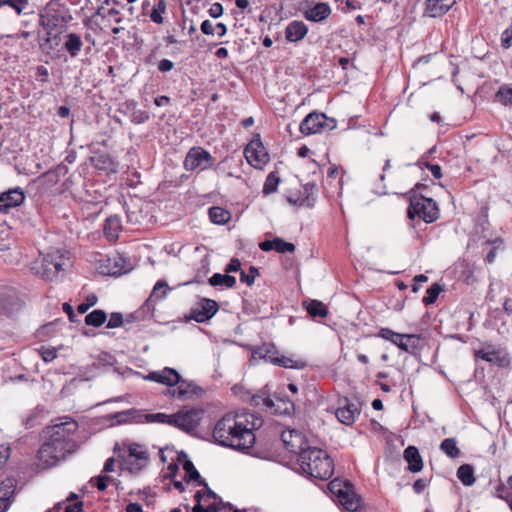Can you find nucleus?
Wrapping results in <instances>:
<instances>
[{
  "mask_svg": "<svg viewBox=\"0 0 512 512\" xmlns=\"http://www.w3.org/2000/svg\"><path fill=\"white\" fill-rule=\"evenodd\" d=\"M308 314L313 317L325 318L328 315L327 306L319 300H309L303 303Z\"/></svg>",
  "mask_w": 512,
  "mask_h": 512,
  "instance_id": "c756f323",
  "label": "nucleus"
},
{
  "mask_svg": "<svg viewBox=\"0 0 512 512\" xmlns=\"http://www.w3.org/2000/svg\"><path fill=\"white\" fill-rule=\"evenodd\" d=\"M40 355L45 362H51L57 357V349L54 347H42Z\"/></svg>",
  "mask_w": 512,
  "mask_h": 512,
  "instance_id": "bf43d9fd",
  "label": "nucleus"
},
{
  "mask_svg": "<svg viewBox=\"0 0 512 512\" xmlns=\"http://www.w3.org/2000/svg\"><path fill=\"white\" fill-rule=\"evenodd\" d=\"M143 422L147 423H161V424H169L172 425L173 414L168 415L165 413H150V414H142Z\"/></svg>",
  "mask_w": 512,
  "mask_h": 512,
  "instance_id": "79ce46f5",
  "label": "nucleus"
},
{
  "mask_svg": "<svg viewBox=\"0 0 512 512\" xmlns=\"http://www.w3.org/2000/svg\"><path fill=\"white\" fill-rule=\"evenodd\" d=\"M474 356L499 368H506L511 363L510 355L506 349L491 342H484L481 348L474 351Z\"/></svg>",
  "mask_w": 512,
  "mask_h": 512,
  "instance_id": "6e6552de",
  "label": "nucleus"
},
{
  "mask_svg": "<svg viewBox=\"0 0 512 512\" xmlns=\"http://www.w3.org/2000/svg\"><path fill=\"white\" fill-rule=\"evenodd\" d=\"M440 450L450 458H457L461 453L454 438H445L440 444Z\"/></svg>",
  "mask_w": 512,
  "mask_h": 512,
  "instance_id": "58836bf2",
  "label": "nucleus"
},
{
  "mask_svg": "<svg viewBox=\"0 0 512 512\" xmlns=\"http://www.w3.org/2000/svg\"><path fill=\"white\" fill-rule=\"evenodd\" d=\"M214 157L200 146L192 147L185 156L183 166L187 171H194L197 168L205 170L213 167Z\"/></svg>",
  "mask_w": 512,
  "mask_h": 512,
  "instance_id": "9d476101",
  "label": "nucleus"
},
{
  "mask_svg": "<svg viewBox=\"0 0 512 512\" xmlns=\"http://www.w3.org/2000/svg\"><path fill=\"white\" fill-rule=\"evenodd\" d=\"M169 290L168 284L164 280H159L150 295V297L145 301V303L142 305V310L144 312H149L151 309H153V299H163L165 298L167 291Z\"/></svg>",
  "mask_w": 512,
  "mask_h": 512,
  "instance_id": "cd10ccee",
  "label": "nucleus"
},
{
  "mask_svg": "<svg viewBox=\"0 0 512 512\" xmlns=\"http://www.w3.org/2000/svg\"><path fill=\"white\" fill-rule=\"evenodd\" d=\"M78 430V423L71 417L58 418L45 428L44 436L52 439L63 440L64 443H74L71 436Z\"/></svg>",
  "mask_w": 512,
  "mask_h": 512,
  "instance_id": "1a4fd4ad",
  "label": "nucleus"
},
{
  "mask_svg": "<svg viewBox=\"0 0 512 512\" xmlns=\"http://www.w3.org/2000/svg\"><path fill=\"white\" fill-rule=\"evenodd\" d=\"M404 459L408 463V470L412 473H417L422 470L423 461L418 449L415 446H408L404 450Z\"/></svg>",
  "mask_w": 512,
  "mask_h": 512,
  "instance_id": "a878e982",
  "label": "nucleus"
},
{
  "mask_svg": "<svg viewBox=\"0 0 512 512\" xmlns=\"http://www.w3.org/2000/svg\"><path fill=\"white\" fill-rule=\"evenodd\" d=\"M281 440L285 448L291 452L299 455L301 450L306 449V444L303 435L296 430H286L281 434Z\"/></svg>",
  "mask_w": 512,
  "mask_h": 512,
  "instance_id": "a211bd4d",
  "label": "nucleus"
},
{
  "mask_svg": "<svg viewBox=\"0 0 512 512\" xmlns=\"http://www.w3.org/2000/svg\"><path fill=\"white\" fill-rule=\"evenodd\" d=\"M122 231L121 219L118 215H111L106 218L103 225V233L107 240L114 242Z\"/></svg>",
  "mask_w": 512,
  "mask_h": 512,
  "instance_id": "5701e85b",
  "label": "nucleus"
},
{
  "mask_svg": "<svg viewBox=\"0 0 512 512\" xmlns=\"http://www.w3.org/2000/svg\"><path fill=\"white\" fill-rule=\"evenodd\" d=\"M343 402V405L336 410L335 415L341 423L345 425H352L360 415L361 410L356 404L350 402L347 398H345Z\"/></svg>",
  "mask_w": 512,
  "mask_h": 512,
  "instance_id": "6ab92c4d",
  "label": "nucleus"
},
{
  "mask_svg": "<svg viewBox=\"0 0 512 512\" xmlns=\"http://www.w3.org/2000/svg\"><path fill=\"white\" fill-rule=\"evenodd\" d=\"M166 8H167L166 1L158 0L156 2V4L153 6V9L150 13L151 21L156 24H162L164 21L162 15L166 12Z\"/></svg>",
  "mask_w": 512,
  "mask_h": 512,
  "instance_id": "c03bdc74",
  "label": "nucleus"
},
{
  "mask_svg": "<svg viewBox=\"0 0 512 512\" xmlns=\"http://www.w3.org/2000/svg\"><path fill=\"white\" fill-rule=\"evenodd\" d=\"M113 482L114 479L106 475H98L91 478L90 483L94 485L99 491H105L107 489V482Z\"/></svg>",
  "mask_w": 512,
  "mask_h": 512,
  "instance_id": "864d4df0",
  "label": "nucleus"
},
{
  "mask_svg": "<svg viewBox=\"0 0 512 512\" xmlns=\"http://www.w3.org/2000/svg\"><path fill=\"white\" fill-rule=\"evenodd\" d=\"M274 250L278 253H287V252H294L295 251V245L291 242H287L282 238L276 237L274 238Z\"/></svg>",
  "mask_w": 512,
  "mask_h": 512,
  "instance_id": "3c124183",
  "label": "nucleus"
},
{
  "mask_svg": "<svg viewBox=\"0 0 512 512\" xmlns=\"http://www.w3.org/2000/svg\"><path fill=\"white\" fill-rule=\"evenodd\" d=\"M442 288L438 283L432 284L426 291V295L422 301L425 305H430L436 302Z\"/></svg>",
  "mask_w": 512,
  "mask_h": 512,
  "instance_id": "09e8293b",
  "label": "nucleus"
},
{
  "mask_svg": "<svg viewBox=\"0 0 512 512\" xmlns=\"http://www.w3.org/2000/svg\"><path fill=\"white\" fill-rule=\"evenodd\" d=\"M258 274H259L258 269L255 266H250L248 273H246L243 270L241 271L240 281L242 283H246L248 286H251L254 283L255 277Z\"/></svg>",
  "mask_w": 512,
  "mask_h": 512,
  "instance_id": "5fc2aeb1",
  "label": "nucleus"
},
{
  "mask_svg": "<svg viewBox=\"0 0 512 512\" xmlns=\"http://www.w3.org/2000/svg\"><path fill=\"white\" fill-rule=\"evenodd\" d=\"M407 216L411 220L418 217L426 223H433L439 218V208L432 198L414 195L410 197Z\"/></svg>",
  "mask_w": 512,
  "mask_h": 512,
  "instance_id": "20e7f679",
  "label": "nucleus"
},
{
  "mask_svg": "<svg viewBox=\"0 0 512 512\" xmlns=\"http://www.w3.org/2000/svg\"><path fill=\"white\" fill-rule=\"evenodd\" d=\"M174 389L168 390V394L179 400H192L200 398L204 395L205 390L198 386L194 381L182 378L180 375L179 382L176 383Z\"/></svg>",
  "mask_w": 512,
  "mask_h": 512,
  "instance_id": "f8f14e48",
  "label": "nucleus"
},
{
  "mask_svg": "<svg viewBox=\"0 0 512 512\" xmlns=\"http://www.w3.org/2000/svg\"><path fill=\"white\" fill-rule=\"evenodd\" d=\"M331 8L328 3L320 2L304 12V17L312 22H320L328 18Z\"/></svg>",
  "mask_w": 512,
  "mask_h": 512,
  "instance_id": "393cba45",
  "label": "nucleus"
},
{
  "mask_svg": "<svg viewBox=\"0 0 512 512\" xmlns=\"http://www.w3.org/2000/svg\"><path fill=\"white\" fill-rule=\"evenodd\" d=\"M15 480L6 479L0 484V512H6L15 494Z\"/></svg>",
  "mask_w": 512,
  "mask_h": 512,
  "instance_id": "412c9836",
  "label": "nucleus"
},
{
  "mask_svg": "<svg viewBox=\"0 0 512 512\" xmlns=\"http://www.w3.org/2000/svg\"><path fill=\"white\" fill-rule=\"evenodd\" d=\"M338 499L343 507L348 511H356L359 506L356 495L349 491L348 487H346V490L343 493L339 494Z\"/></svg>",
  "mask_w": 512,
  "mask_h": 512,
  "instance_id": "e433bc0d",
  "label": "nucleus"
},
{
  "mask_svg": "<svg viewBox=\"0 0 512 512\" xmlns=\"http://www.w3.org/2000/svg\"><path fill=\"white\" fill-rule=\"evenodd\" d=\"M251 425L246 415L225 414L217 421L213 429V438L221 446L228 447L238 451H247L251 449L256 441L254 430L261 425V420L255 418L253 414Z\"/></svg>",
  "mask_w": 512,
  "mask_h": 512,
  "instance_id": "f257e3e1",
  "label": "nucleus"
},
{
  "mask_svg": "<svg viewBox=\"0 0 512 512\" xmlns=\"http://www.w3.org/2000/svg\"><path fill=\"white\" fill-rule=\"evenodd\" d=\"M14 298L6 293H0V317L13 314Z\"/></svg>",
  "mask_w": 512,
  "mask_h": 512,
  "instance_id": "a19ab883",
  "label": "nucleus"
},
{
  "mask_svg": "<svg viewBox=\"0 0 512 512\" xmlns=\"http://www.w3.org/2000/svg\"><path fill=\"white\" fill-rule=\"evenodd\" d=\"M485 244L493 246L487 253L486 257L484 258V261L487 264H492L496 259L497 251L503 246V240L500 237L495 239H487L485 241Z\"/></svg>",
  "mask_w": 512,
  "mask_h": 512,
  "instance_id": "37998d69",
  "label": "nucleus"
},
{
  "mask_svg": "<svg viewBox=\"0 0 512 512\" xmlns=\"http://www.w3.org/2000/svg\"><path fill=\"white\" fill-rule=\"evenodd\" d=\"M280 182V178L277 176V172H270L266 177L263 185V194L269 195L277 190V186Z\"/></svg>",
  "mask_w": 512,
  "mask_h": 512,
  "instance_id": "49530a36",
  "label": "nucleus"
},
{
  "mask_svg": "<svg viewBox=\"0 0 512 512\" xmlns=\"http://www.w3.org/2000/svg\"><path fill=\"white\" fill-rule=\"evenodd\" d=\"M298 463L303 473L311 478L328 480L333 475V460L320 448L306 446L299 452Z\"/></svg>",
  "mask_w": 512,
  "mask_h": 512,
  "instance_id": "f03ea898",
  "label": "nucleus"
},
{
  "mask_svg": "<svg viewBox=\"0 0 512 512\" xmlns=\"http://www.w3.org/2000/svg\"><path fill=\"white\" fill-rule=\"evenodd\" d=\"M118 424H126L131 422L142 423V412L131 408L125 411L116 412L113 417Z\"/></svg>",
  "mask_w": 512,
  "mask_h": 512,
  "instance_id": "c85d7f7f",
  "label": "nucleus"
},
{
  "mask_svg": "<svg viewBox=\"0 0 512 512\" xmlns=\"http://www.w3.org/2000/svg\"><path fill=\"white\" fill-rule=\"evenodd\" d=\"M208 13L212 18H219L223 14V6L218 2L213 3Z\"/></svg>",
  "mask_w": 512,
  "mask_h": 512,
  "instance_id": "774afa93",
  "label": "nucleus"
},
{
  "mask_svg": "<svg viewBox=\"0 0 512 512\" xmlns=\"http://www.w3.org/2000/svg\"><path fill=\"white\" fill-rule=\"evenodd\" d=\"M45 438L46 440L38 451V458L46 466L55 465L73 451L74 443H64L63 440Z\"/></svg>",
  "mask_w": 512,
  "mask_h": 512,
  "instance_id": "423d86ee",
  "label": "nucleus"
},
{
  "mask_svg": "<svg viewBox=\"0 0 512 512\" xmlns=\"http://www.w3.org/2000/svg\"><path fill=\"white\" fill-rule=\"evenodd\" d=\"M209 218L212 223L224 225L231 219V213L219 206H213L209 209Z\"/></svg>",
  "mask_w": 512,
  "mask_h": 512,
  "instance_id": "f704fd0d",
  "label": "nucleus"
},
{
  "mask_svg": "<svg viewBox=\"0 0 512 512\" xmlns=\"http://www.w3.org/2000/svg\"><path fill=\"white\" fill-rule=\"evenodd\" d=\"M25 193L20 187L10 188L0 193V214H8L25 201Z\"/></svg>",
  "mask_w": 512,
  "mask_h": 512,
  "instance_id": "4468645a",
  "label": "nucleus"
},
{
  "mask_svg": "<svg viewBox=\"0 0 512 512\" xmlns=\"http://www.w3.org/2000/svg\"><path fill=\"white\" fill-rule=\"evenodd\" d=\"M456 475L464 486H472L476 481L474 467L471 464H462L457 469Z\"/></svg>",
  "mask_w": 512,
  "mask_h": 512,
  "instance_id": "72a5a7b5",
  "label": "nucleus"
},
{
  "mask_svg": "<svg viewBox=\"0 0 512 512\" xmlns=\"http://www.w3.org/2000/svg\"><path fill=\"white\" fill-rule=\"evenodd\" d=\"M254 359H263L266 362L284 368L302 369L305 363L302 361H294L286 356L280 355L275 345L272 343H264L252 352Z\"/></svg>",
  "mask_w": 512,
  "mask_h": 512,
  "instance_id": "0eeeda50",
  "label": "nucleus"
},
{
  "mask_svg": "<svg viewBox=\"0 0 512 512\" xmlns=\"http://www.w3.org/2000/svg\"><path fill=\"white\" fill-rule=\"evenodd\" d=\"M501 45L505 49L512 46V25L502 33Z\"/></svg>",
  "mask_w": 512,
  "mask_h": 512,
  "instance_id": "680f3d73",
  "label": "nucleus"
},
{
  "mask_svg": "<svg viewBox=\"0 0 512 512\" xmlns=\"http://www.w3.org/2000/svg\"><path fill=\"white\" fill-rule=\"evenodd\" d=\"M456 3V0H426L424 14L431 18L446 14Z\"/></svg>",
  "mask_w": 512,
  "mask_h": 512,
  "instance_id": "aec40b11",
  "label": "nucleus"
},
{
  "mask_svg": "<svg viewBox=\"0 0 512 512\" xmlns=\"http://www.w3.org/2000/svg\"><path fill=\"white\" fill-rule=\"evenodd\" d=\"M29 0H0V6L7 5L11 7L17 15H21L23 10L28 5Z\"/></svg>",
  "mask_w": 512,
  "mask_h": 512,
  "instance_id": "8fccbe9b",
  "label": "nucleus"
},
{
  "mask_svg": "<svg viewBox=\"0 0 512 512\" xmlns=\"http://www.w3.org/2000/svg\"><path fill=\"white\" fill-rule=\"evenodd\" d=\"M64 265V255L59 250H56L44 255L40 261H36L32 270L41 278L53 281L58 278L60 272L64 271Z\"/></svg>",
  "mask_w": 512,
  "mask_h": 512,
  "instance_id": "39448f33",
  "label": "nucleus"
},
{
  "mask_svg": "<svg viewBox=\"0 0 512 512\" xmlns=\"http://www.w3.org/2000/svg\"><path fill=\"white\" fill-rule=\"evenodd\" d=\"M150 116L147 111L134 110L131 114V121L134 124H143L149 120Z\"/></svg>",
  "mask_w": 512,
  "mask_h": 512,
  "instance_id": "13d9d810",
  "label": "nucleus"
},
{
  "mask_svg": "<svg viewBox=\"0 0 512 512\" xmlns=\"http://www.w3.org/2000/svg\"><path fill=\"white\" fill-rule=\"evenodd\" d=\"M144 379L173 387L179 382L180 374L173 368L165 367L161 371H152Z\"/></svg>",
  "mask_w": 512,
  "mask_h": 512,
  "instance_id": "dca6fc26",
  "label": "nucleus"
},
{
  "mask_svg": "<svg viewBox=\"0 0 512 512\" xmlns=\"http://www.w3.org/2000/svg\"><path fill=\"white\" fill-rule=\"evenodd\" d=\"M421 337L417 334H406V338L404 340V345H407L408 350H403L406 353L411 355H415L417 351L420 350L421 345Z\"/></svg>",
  "mask_w": 512,
  "mask_h": 512,
  "instance_id": "a18cd8bd",
  "label": "nucleus"
},
{
  "mask_svg": "<svg viewBox=\"0 0 512 512\" xmlns=\"http://www.w3.org/2000/svg\"><path fill=\"white\" fill-rule=\"evenodd\" d=\"M183 469L185 471L184 480L186 482L196 481L198 485L207 487V482L201 478L200 473L195 468L193 462L191 460H186L183 463Z\"/></svg>",
  "mask_w": 512,
  "mask_h": 512,
  "instance_id": "473e14b6",
  "label": "nucleus"
},
{
  "mask_svg": "<svg viewBox=\"0 0 512 512\" xmlns=\"http://www.w3.org/2000/svg\"><path fill=\"white\" fill-rule=\"evenodd\" d=\"M495 102L505 107H512V87L503 84L499 87L494 96Z\"/></svg>",
  "mask_w": 512,
  "mask_h": 512,
  "instance_id": "c9c22d12",
  "label": "nucleus"
},
{
  "mask_svg": "<svg viewBox=\"0 0 512 512\" xmlns=\"http://www.w3.org/2000/svg\"><path fill=\"white\" fill-rule=\"evenodd\" d=\"M489 207L487 205L481 206L478 214L475 218V229L477 233H481L482 237H485L484 233L489 230L490 222L488 219Z\"/></svg>",
  "mask_w": 512,
  "mask_h": 512,
  "instance_id": "7c9ffc66",
  "label": "nucleus"
},
{
  "mask_svg": "<svg viewBox=\"0 0 512 512\" xmlns=\"http://www.w3.org/2000/svg\"><path fill=\"white\" fill-rule=\"evenodd\" d=\"M90 162L98 170L117 171L118 163L108 153H95V155L90 158Z\"/></svg>",
  "mask_w": 512,
  "mask_h": 512,
  "instance_id": "b1692460",
  "label": "nucleus"
},
{
  "mask_svg": "<svg viewBox=\"0 0 512 512\" xmlns=\"http://www.w3.org/2000/svg\"><path fill=\"white\" fill-rule=\"evenodd\" d=\"M96 302H97V297H96L95 295H92V296H90V297H88V298H87V302H86V303H81V304L78 306L77 310H78V312H79L80 314H84V313H86V312H87V310H88L90 307L94 306V305L96 304Z\"/></svg>",
  "mask_w": 512,
  "mask_h": 512,
  "instance_id": "e2e57ef3",
  "label": "nucleus"
},
{
  "mask_svg": "<svg viewBox=\"0 0 512 512\" xmlns=\"http://www.w3.org/2000/svg\"><path fill=\"white\" fill-rule=\"evenodd\" d=\"M346 487H348V486L345 485L344 487H342L341 482L336 479L329 483L330 491L333 494H335L337 497L339 496L340 493H343L346 490Z\"/></svg>",
  "mask_w": 512,
  "mask_h": 512,
  "instance_id": "69168bd1",
  "label": "nucleus"
},
{
  "mask_svg": "<svg viewBox=\"0 0 512 512\" xmlns=\"http://www.w3.org/2000/svg\"><path fill=\"white\" fill-rule=\"evenodd\" d=\"M417 165H419L421 168L424 166L429 169L436 179H440L442 177V168L439 164H431L429 162H423L420 160L417 162Z\"/></svg>",
  "mask_w": 512,
  "mask_h": 512,
  "instance_id": "4d7b16f0",
  "label": "nucleus"
},
{
  "mask_svg": "<svg viewBox=\"0 0 512 512\" xmlns=\"http://www.w3.org/2000/svg\"><path fill=\"white\" fill-rule=\"evenodd\" d=\"M129 458H135L136 460L143 461L144 464L149 460V454L146 450H143L139 444H132L129 446Z\"/></svg>",
  "mask_w": 512,
  "mask_h": 512,
  "instance_id": "de8ad7c7",
  "label": "nucleus"
},
{
  "mask_svg": "<svg viewBox=\"0 0 512 512\" xmlns=\"http://www.w3.org/2000/svg\"><path fill=\"white\" fill-rule=\"evenodd\" d=\"M308 33L307 25L298 20L290 22L285 29V38L288 42H298Z\"/></svg>",
  "mask_w": 512,
  "mask_h": 512,
  "instance_id": "4be33fe9",
  "label": "nucleus"
},
{
  "mask_svg": "<svg viewBox=\"0 0 512 512\" xmlns=\"http://www.w3.org/2000/svg\"><path fill=\"white\" fill-rule=\"evenodd\" d=\"M203 414L204 410L201 408L181 409L173 414L172 425L190 433L200 425Z\"/></svg>",
  "mask_w": 512,
  "mask_h": 512,
  "instance_id": "9b49d317",
  "label": "nucleus"
},
{
  "mask_svg": "<svg viewBox=\"0 0 512 512\" xmlns=\"http://www.w3.org/2000/svg\"><path fill=\"white\" fill-rule=\"evenodd\" d=\"M107 314L104 310L96 309L85 317V323L89 326L99 327L105 323Z\"/></svg>",
  "mask_w": 512,
  "mask_h": 512,
  "instance_id": "ea45409f",
  "label": "nucleus"
},
{
  "mask_svg": "<svg viewBox=\"0 0 512 512\" xmlns=\"http://www.w3.org/2000/svg\"><path fill=\"white\" fill-rule=\"evenodd\" d=\"M376 337L389 341L394 345V343H396V340L399 337H401V333H397L390 328H380L376 334Z\"/></svg>",
  "mask_w": 512,
  "mask_h": 512,
  "instance_id": "603ef678",
  "label": "nucleus"
},
{
  "mask_svg": "<svg viewBox=\"0 0 512 512\" xmlns=\"http://www.w3.org/2000/svg\"><path fill=\"white\" fill-rule=\"evenodd\" d=\"M244 153L248 163L254 167H260L268 161V154L261 142L249 143Z\"/></svg>",
  "mask_w": 512,
  "mask_h": 512,
  "instance_id": "f3484780",
  "label": "nucleus"
},
{
  "mask_svg": "<svg viewBox=\"0 0 512 512\" xmlns=\"http://www.w3.org/2000/svg\"><path fill=\"white\" fill-rule=\"evenodd\" d=\"M211 286H225L233 288L236 285V278L228 274L214 273L208 280Z\"/></svg>",
  "mask_w": 512,
  "mask_h": 512,
  "instance_id": "4c0bfd02",
  "label": "nucleus"
},
{
  "mask_svg": "<svg viewBox=\"0 0 512 512\" xmlns=\"http://www.w3.org/2000/svg\"><path fill=\"white\" fill-rule=\"evenodd\" d=\"M429 480L424 478H419L413 483V490L416 494H421L425 488L428 486Z\"/></svg>",
  "mask_w": 512,
  "mask_h": 512,
  "instance_id": "338daca9",
  "label": "nucleus"
},
{
  "mask_svg": "<svg viewBox=\"0 0 512 512\" xmlns=\"http://www.w3.org/2000/svg\"><path fill=\"white\" fill-rule=\"evenodd\" d=\"M71 19L68 9L57 0H50L39 13V24L45 31L64 29Z\"/></svg>",
  "mask_w": 512,
  "mask_h": 512,
  "instance_id": "7ed1b4c3",
  "label": "nucleus"
},
{
  "mask_svg": "<svg viewBox=\"0 0 512 512\" xmlns=\"http://www.w3.org/2000/svg\"><path fill=\"white\" fill-rule=\"evenodd\" d=\"M219 310V305L215 300L202 298L190 309L188 320L198 323H205L210 320Z\"/></svg>",
  "mask_w": 512,
  "mask_h": 512,
  "instance_id": "ddd939ff",
  "label": "nucleus"
},
{
  "mask_svg": "<svg viewBox=\"0 0 512 512\" xmlns=\"http://www.w3.org/2000/svg\"><path fill=\"white\" fill-rule=\"evenodd\" d=\"M82 47H83V41L79 34L68 33L65 35L63 49L70 55L71 58L77 57L79 55Z\"/></svg>",
  "mask_w": 512,
  "mask_h": 512,
  "instance_id": "bb28decb",
  "label": "nucleus"
},
{
  "mask_svg": "<svg viewBox=\"0 0 512 512\" xmlns=\"http://www.w3.org/2000/svg\"><path fill=\"white\" fill-rule=\"evenodd\" d=\"M494 496L499 499L509 501L508 498L510 494L508 493L506 486L502 482H500L495 489Z\"/></svg>",
  "mask_w": 512,
  "mask_h": 512,
  "instance_id": "0e129e2a",
  "label": "nucleus"
},
{
  "mask_svg": "<svg viewBox=\"0 0 512 512\" xmlns=\"http://www.w3.org/2000/svg\"><path fill=\"white\" fill-rule=\"evenodd\" d=\"M327 120L324 113H310L300 123V131L304 135L319 133L327 126Z\"/></svg>",
  "mask_w": 512,
  "mask_h": 512,
  "instance_id": "2eb2a0df",
  "label": "nucleus"
},
{
  "mask_svg": "<svg viewBox=\"0 0 512 512\" xmlns=\"http://www.w3.org/2000/svg\"><path fill=\"white\" fill-rule=\"evenodd\" d=\"M62 32H63V29L46 31L47 37H46L45 41L47 43H50L51 48H54L55 46L59 45V43L61 41L60 34Z\"/></svg>",
  "mask_w": 512,
  "mask_h": 512,
  "instance_id": "6e6d98bb",
  "label": "nucleus"
},
{
  "mask_svg": "<svg viewBox=\"0 0 512 512\" xmlns=\"http://www.w3.org/2000/svg\"><path fill=\"white\" fill-rule=\"evenodd\" d=\"M123 323V315L119 312H113L111 315H110V319L107 323V328L109 329H113V328H117V327H120Z\"/></svg>",
  "mask_w": 512,
  "mask_h": 512,
  "instance_id": "052dcab7",
  "label": "nucleus"
},
{
  "mask_svg": "<svg viewBox=\"0 0 512 512\" xmlns=\"http://www.w3.org/2000/svg\"><path fill=\"white\" fill-rule=\"evenodd\" d=\"M317 185L315 182H308L303 185L302 198L300 203L307 207H313L317 196Z\"/></svg>",
  "mask_w": 512,
  "mask_h": 512,
  "instance_id": "2f4dec72",
  "label": "nucleus"
}]
</instances>
